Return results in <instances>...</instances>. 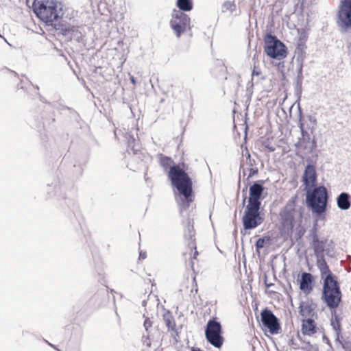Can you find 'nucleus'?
<instances>
[{"instance_id":"8","label":"nucleus","mask_w":351,"mask_h":351,"mask_svg":"<svg viewBox=\"0 0 351 351\" xmlns=\"http://www.w3.org/2000/svg\"><path fill=\"white\" fill-rule=\"evenodd\" d=\"M222 326L217 317L210 318L205 327V337L206 341L216 348H221L224 342L222 335Z\"/></svg>"},{"instance_id":"41","label":"nucleus","mask_w":351,"mask_h":351,"mask_svg":"<svg viewBox=\"0 0 351 351\" xmlns=\"http://www.w3.org/2000/svg\"><path fill=\"white\" fill-rule=\"evenodd\" d=\"M340 344L341 345L342 348L345 351H351V342L343 341V342H340Z\"/></svg>"},{"instance_id":"56","label":"nucleus","mask_w":351,"mask_h":351,"mask_svg":"<svg viewBox=\"0 0 351 351\" xmlns=\"http://www.w3.org/2000/svg\"><path fill=\"white\" fill-rule=\"evenodd\" d=\"M303 75H297V77H296V83H302V81H303Z\"/></svg>"},{"instance_id":"14","label":"nucleus","mask_w":351,"mask_h":351,"mask_svg":"<svg viewBox=\"0 0 351 351\" xmlns=\"http://www.w3.org/2000/svg\"><path fill=\"white\" fill-rule=\"evenodd\" d=\"M301 181L304 186V190L317 186V173L316 172V167L311 163H308L304 168Z\"/></svg>"},{"instance_id":"31","label":"nucleus","mask_w":351,"mask_h":351,"mask_svg":"<svg viewBox=\"0 0 351 351\" xmlns=\"http://www.w3.org/2000/svg\"><path fill=\"white\" fill-rule=\"evenodd\" d=\"M236 8V5L234 2H231L229 1H225L222 5V12H225L228 10L232 12Z\"/></svg>"},{"instance_id":"2","label":"nucleus","mask_w":351,"mask_h":351,"mask_svg":"<svg viewBox=\"0 0 351 351\" xmlns=\"http://www.w3.org/2000/svg\"><path fill=\"white\" fill-rule=\"evenodd\" d=\"M32 10L38 18L55 31L56 25L60 21H71L75 16L74 10L66 7L59 0H36L33 2Z\"/></svg>"},{"instance_id":"61","label":"nucleus","mask_w":351,"mask_h":351,"mask_svg":"<svg viewBox=\"0 0 351 351\" xmlns=\"http://www.w3.org/2000/svg\"><path fill=\"white\" fill-rule=\"evenodd\" d=\"M100 293H105L109 297L107 287L106 289H102L100 292H98L97 295H99Z\"/></svg>"},{"instance_id":"33","label":"nucleus","mask_w":351,"mask_h":351,"mask_svg":"<svg viewBox=\"0 0 351 351\" xmlns=\"http://www.w3.org/2000/svg\"><path fill=\"white\" fill-rule=\"evenodd\" d=\"M245 150H246V154H245V156H246V163L250 167H253L254 165H256L255 160L252 159L251 158V155H250L248 149H247V147L245 148Z\"/></svg>"},{"instance_id":"59","label":"nucleus","mask_w":351,"mask_h":351,"mask_svg":"<svg viewBox=\"0 0 351 351\" xmlns=\"http://www.w3.org/2000/svg\"><path fill=\"white\" fill-rule=\"evenodd\" d=\"M147 255H146V252H140L139 253V259H145L146 258Z\"/></svg>"},{"instance_id":"63","label":"nucleus","mask_w":351,"mask_h":351,"mask_svg":"<svg viewBox=\"0 0 351 351\" xmlns=\"http://www.w3.org/2000/svg\"><path fill=\"white\" fill-rule=\"evenodd\" d=\"M300 348L303 350H306V351H310V350L311 349V348L308 347L307 345L306 346L302 347Z\"/></svg>"},{"instance_id":"46","label":"nucleus","mask_w":351,"mask_h":351,"mask_svg":"<svg viewBox=\"0 0 351 351\" xmlns=\"http://www.w3.org/2000/svg\"><path fill=\"white\" fill-rule=\"evenodd\" d=\"M299 62V64H298V70H297V75H303L302 74V69H303V60H300Z\"/></svg>"},{"instance_id":"62","label":"nucleus","mask_w":351,"mask_h":351,"mask_svg":"<svg viewBox=\"0 0 351 351\" xmlns=\"http://www.w3.org/2000/svg\"><path fill=\"white\" fill-rule=\"evenodd\" d=\"M45 342L50 346L51 347L53 348L54 349L57 350L58 351H60V350L57 349L56 346L51 344V343H49L48 341L45 340Z\"/></svg>"},{"instance_id":"23","label":"nucleus","mask_w":351,"mask_h":351,"mask_svg":"<svg viewBox=\"0 0 351 351\" xmlns=\"http://www.w3.org/2000/svg\"><path fill=\"white\" fill-rule=\"evenodd\" d=\"M331 311L332 318L330 319V325L335 333H341L342 328L341 320V317L337 313V308L330 309Z\"/></svg>"},{"instance_id":"20","label":"nucleus","mask_w":351,"mask_h":351,"mask_svg":"<svg viewBox=\"0 0 351 351\" xmlns=\"http://www.w3.org/2000/svg\"><path fill=\"white\" fill-rule=\"evenodd\" d=\"M317 327L313 318H305L302 321L301 331L304 335L312 336L317 332Z\"/></svg>"},{"instance_id":"51","label":"nucleus","mask_w":351,"mask_h":351,"mask_svg":"<svg viewBox=\"0 0 351 351\" xmlns=\"http://www.w3.org/2000/svg\"><path fill=\"white\" fill-rule=\"evenodd\" d=\"M264 282H265V287L267 288H269V287H271V286L274 285L273 283H268L267 282V275L264 276Z\"/></svg>"},{"instance_id":"52","label":"nucleus","mask_w":351,"mask_h":351,"mask_svg":"<svg viewBox=\"0 0 351 351\" xmlns=\"http://www.w3.org/2000/svg\"><path fill=\"white\" fill-rule=\"evenodd\" d=\"M298 337L299 339H300L302 342H303V343H306V344L308 346V347H309V348H312V345L310 343V342H309V341H306L305 339H303L300 337V335L299 334L298 335Z\"/></svg>"},{"instance_id":"16","label":"nucleus","mask_w":351,"mask_h":351,"mask_svg":"<svg viewBox=\"0 0 351 351\" xmlns=\"http://www.w3.org/2000/svg\"><path fill=\"white\" fill-rule=\"evenodd\" d=\"M338 16L342 26L351 27V0H341L338 7Z\"/></svg>"},{"instance_id":"49","label":"nucleus","mask_w":351,"mask_h":351,"mask_svg":"<svg viewBox=\"0 0 351 351\" xmlns=\"http://www.w3.org/2000/svg\"><path fill=\"white\" fill-rule=\"evenodd\" d=\"M264 147L268 149L269 152H273L276 150V147L274 146L270 145L269 143H264Z\"/></svg>"},{"instance_id":"64","label":"nucleus","mask_w":351,"mask_h":351,"mask_svg":"<svg viewBox=\"0 0 351 351\" xmlns=\"http://www.w3.org/2000/svg\"><path fill=\"white\" fill-rule=\"evenodd\" d=\"M146 304H147V302H146L145 300H143V301L142 302V305H143V306H146Z\"/></svg>"},{"instance_id":"4","label":"nucleus","mask_w":351,"mask_h":351,"mask_svg":"<svg viewBox=\"0 0 351 351\" xmlns=\"http://www.w3.org/2000/svg\"><path fill=\"white\" fill-rule=\"evenodd\" d=\"M304 191L306 192L305 203L307 208L317 219H324L328 199L327 189L324 185H317Z\"/></svg>"},{"instance_id":"3","label":"nucleus","mask_w":351,"mask_h":351,"mask_svg":"<svg viewBox=\"0 0 351 351\" xmlns=\"http://www.w3.org/2000/svg\"><path fill=\"white\" fill-rule=\"evenodd\" d=\"M319 271L323 282L321 299L329 309L337 308L342 300V293L337 276L330 268Z\"/></svg>"},{"instance_id":"18","label":"nucleus","mask_w":351,"mask_h":351,"mask_svg":"<svg viewBox=\"0 0 351 351\" xmlns=\"http://www.w3.org/2000/svg\"><path fill=\"white\" fill-rule=\"evenodd\" d=\"M195 236V230L193 226V219H191L189 217L186 220V225L185 227V231L184 234V239L188 241V247L192 251L193 249L195 250V252L193 256V258L195 259L197 256L198 255V252L197 251L196 243L195 242V239H193Z\"/></svg>"},{"instance_id":"58","label":"nucleus","mask_w":351,"mask_h":351,"mask_svg":"<svg viewBox=\"0 0 351 351\" xmlns=\"http://www.w3.org/2000/svg\"><path fill=\"white\" fill-rule=\"evenodd\" d=\"M130 81L133 85L135 86L136 84V80L133 75L130 76Z\"/></svg>"},{"instance_id":"26","label":"nucleus","mask_w":351,"mask_h":351,"mask_svg":"<svg viewBox=\"0 0 351 351\" xmlns=\"http://www.w3.org/2000/svg\"><path fill=\"white\" fill-rule=\"evenodd\" d=\"M128 140V151H132L134 155L137 156L141 152L138 147H136V140L134 136L131 134H128L126 136Z\"/></svg>"},{"instance_id":"47","label":"nucleus","mask_w":351,"mask_h":351,"mask_svg":"<svg viewBox=\"0 0 351 351\" xmlns=\"http://www.w3.org/2000/svg\"><path fill=\"white\" fill-rule=\"evenodd\" d=\"M289 346H292L294 349H299L300 348L299 345L298 344V343L295 341V340L293 338H291L289 340Z\"/></svg>"},{"instance_id":"10","label":"nucleus","mask_w":351,"mask_h":351,"mask_svg":"<svg viewBox=\"0 0 351 351\" xmlns=\"http://www.w3.org/2000/svg\"><path fill=\"white\" fill-rule=\"evenodd\" d=\"M261 323L263 328L271 335H277L281 331L279 319L268 308H265L261 311Z\"/></svg>"},{"instance_id":"39","label":"nucleus","mask_w":351,"mask_h":351,"mask_svg":"<svg viewBox=\"0 0 351 351\" xmlns=\"http://www.w3.org/2000/svg\"><path fill=\"white\" fill-rule=\"evenodd\" d=\"M297 196H293V197H291V199L290 200H289V202L287 203V204L285 206H290L292 210H295V204L297 201Z\"/></svg>"},{"instance_id":"13","label":"nucleus","mask_w":351,"mask_h":351,"mask_svg":"<svg viewBox=\"0 0 351 351\" xmlns=\"http://www.w3.org/2000/svg\"><path fill=\"white\" fill-rule=\"evenodd\" d=\"M304 117L302 109L298 104V127L300 129L301 137L298 138V141L295 144L298 148H302L306 150L308 148V145L311 143V138L310 134L305 130L304 123L303 122Z\"/></svg>"},{"instance_id":"44","label":"nucleus","mask_w":351,"mask_h":351,"mask_svg":"<svg viewBox=\"0 0 351 351\" xmlns=\"http://www.w3.org/2000/svg\"><path fill=\"white\" fill-rule=\"evenodd\" d=\"M143 326L145 328L146 332H148L149 328H150L152 326V322L149 319V318L147 317L143 323Z\"/></svg>"},{"instance_id":"22","label":"nucleus","mask_w":351,"mask_h":351,"mask_svg":"<svg viewBox=\"0 0 351 351\" xmlns=\"http://www.w3.org/2000/svg\"><path fill=\"white\" fill-rule=\"evenodd\" d=\"M336 200L338 208L342 210H347L351 206V195L347 192H341Z\"/></svg>"},{"instance_id":"28","label":"nucleus","mask_w":351,"mask_h":351,"mask_svg":"<svg viewBox=\"0 0 351 351\" xmlns=\"http://www.w3.org/2000/svg\"><path fill=\"white\" fill-rule=\"evenodd\" d=\"M306 49V45L304 42H302L301 40L300 42L297 44L295 52L298 54L297 56V61H300V60H304V51Z\"/></svg>"},{"instance_id":"6","label":"nucleus","mask_w":351,"mask_h":351,"mask_svg":"<svg viewBox=\"0 0 351 351\" xmlns=\"http://www.w3.org/2000/svg\"><path fill=\"white\" fill-rule=\"evenodd\" d=\"M58 36H62L67 42L74 38L79 43H84L82 33L79 30V26L75 24V20L67 23L65 20L60 21L56 25V32Z\"/></svg>"},{"instance_id":"38","label":"nucleus","mask_w":351,"mask_h":351,"mask_svg":"<svg viewBox=\"0 0 351 351\" xmlns=\"http://www.w3.org/2000/svg\"><path fill=\"white\" fill-rule=\"evenodd\" d=\"M253 86H254V83H253L252 80H251L247 83V93L248 95V98L250 99L253 94V90H252Z\"/></svg>"},{"instance_id":"60","label":"nucleus","mask_w":351,"mask_h":351,"mask_svg":"<svg viewBox=\"0 0 351 351\" xmlns=\"http://www.w3.org/2000/svg\"><path fill=\"white\" fill-rule=\"evenodd\" d=\"M218 64L221 66V71H225L226 70V68L224 66V64L221 61L218 60Z\"/></svg>"},{"instance_id":"43","label":"nucleus","mask_w":351,"mask_h":351,"mask_svg":"<svg viewBox=\"0 0 351 351\" xmlns=\"http://www.w3.org/2000/svg\"><path fill=\"white\" fill-rule=\"evenodd\" d=\"M305 230L303 229L299 230L297 232L294 234V238L296 241H298L302 239L304 234Z\"/></svg>"},{"instance_id":"30","label":"nucleus","mask_w":351,"mask_h":351,"mask_svg":"<svg viewBox=\"0 0 351 351\" xmlns=\"http://www.w3.org/2000/svg\"><path fill=\"white\" fill-rule=\"evenodd\" d=\"M302 83H296L295 82V95L297 96V101H295V103L298 104V105L299 104L300 106V98H301V96H302Z\"/></svg>"},{"instance_id":"15","label":"nucleus","mask_w":351,"mask_h":351,"mask_svg":"<svg viewBox=\"0 0 351 351\" xmlns=\"http://www.w3.org/2000/svg\"><path fill=\"white\" fill-rule=\"evenodd\" d=\"M46 192L49 197L59 196L66 199L64 186L62 184L60 178L57 176H53L48 180L46 185Z\"/></svg>"},{"instance_id":"45","label":"nucleus","mask_w":351,"mask_h":351,"mask_svg":"<svg viewBox=\"0 0 351 351\" xmlns=\"http://www.w3.org/2000/svg\"><path fill=\"white\" fill-rule=\"evenodd\" d=\"M337 24L338 27H340L341 31L342 32H348L349 29H351V27L349 28H345L343 26H342V25L341 23V21L338 16H337Z\"/></svg>"},{"instance_id":"24","label":"nucleus","mask_w":351,"mask_h":351,"mask_svg":"<svg viewBox=\"0 0 351 351\" xmlns=\"http://www.w3.org/2000/svg\"><path fill=\"white\" fill-rule=\"evenodd\" d=\"M176 5L178 8L177 11L186 13L193 9V0H176Z\"/></svg>"},{"instance_id":"48","label":"nucleus","mask_w":351,"mask_h":351,"mask_svg":"<svg viewBox=\"0 0 351 351\" xmlns=\"http://www.w3.org/2000/svg\"><path fill=\"white\" fill-rule=\"evenodd\" d=\"M261 74V72L259 70L256 69V67H254V69L252 70V77L251 80L253 81L254 76H258V75H259Z\"/></svg>"},{"instance_id":"54","label":"nucleus","mask_w":351,"mask_h":351,"mask_svg":"<svg viewBox=\"0 0 351 351\" xmlns=\"http://www.w3.org/2000/svg\"><path fill=\"white\" fill-rule=\"evenodd\" d=\"M323 340L327 343L330 348H332V344L330 339L325 335H323Z\"/></svg>"},{"instance_id":"5","label":"nucleus","mask_w":351,"mask_h":351,"mask_svg":"<svg viewBox=\"0 0 351 351\" xmlns=\"http://www.w3.org/2000/svg\"><path fill=\"white\" fill-rule=\"evenodd\" d=\"M264 51L268 57L280 61L285 59L288 54L285 44L271 32H267L264 36Z\"/></svg>"},{"instance_id":"35","label":"nucleus","mask_w":351,"mask_h":351,"mask_svg":"<svg viewBox=\"0 0 351 351\" xmlns=\"http://www.w3.org/2000/svg\"><path fill=\"white\" fill-rule=\"evenodd\" d=\"M48 104H49V107H50V108H56L58 110H66L67 106L62 105L61 104H57V103H48Z\"/></svg>"},{"instance_id":"36","label":"nucleus","mask_w":351,"mask_h":351,"mask_svg":"<svg viewBox=\"0 0 351 351\" xmlns=\"http://www.w3.org/2000/svg\"><path fill=\"white\" fill-rule=\"evenodd\" d=\"M244 182H245V186L242 189V193H243L242 205H243V206H244L245 204V200H246V198H247V186L250 184H247V182H246V180H245Z\"/></svg>"},{"instance_id":"32","label":"nucleus","mask_w":351,"mask_h":351,"mask_svg":"<svg viewBox=\"0 0 351 351\" xmlns=\"http://www.w3.org/2000/svg\"><path fill=\"white\" fill-rule=\"evenodd\" d=\"M258 169L257 167H250V168H249V174H248L247 178L245 180L246 182H247V184H250V179L252 177H253L254 176L258 174Z\"/></svg>"},{"instance_id":"53","label":"nucleus","mask_w":351,"mask_h":351,"mask_svg":"<svg viewBox=\"0 0 351 351\" xmlns=\"http://www.w3.org/2000/svg\"><path fill=\"white\" fill-rule=\"evenodd\" d=\"M324 254H326L329 257H333L332 252L328 248H325Z\"/></svg>"},{"instance_id":"37","label":"nucleus","mask_w":351,"mask_h":351,"mask_svg":"<svg viewBox=\"0 0 351 351\" xmlns=\"http://www.w3.org/2000/svg\"><path fill=\"white\" fill-rule=\"evenodd\" d=\"M307 118L311 123V126L308 125V128H311V131L314 130L315 126L317 125V119L315 117L308 115Z\"/></svg>"},{"instance_id":"9","label":"nucleus","mask_w":351,"mask_h":351,"mask_svg":"<svg viewBox=\"0 0 351 351\" xmlns=\"http://www.w3.org/2000/svg\"><path fill=\"white\" fill-rule=\"evenodd\" d=\"M190 23L191 18L187 14L173 9L169 25L178 38H180L187 29H191Z\"/></svg>"},{"instance_id":"7","label":"nucleus","mask_w":351,"mask_h":351,"mask_svg":"<svg viewBox=\"0 0 351 351\" xmlns=\"http://www.w3.org/2000/svg\"><path fill=\"white\" fill-rule=\"evenodd\" d=\"M261 205L247 204L245 206L242 223L245 230H253L264 221V216L260 210Z\"/></svg>"},{"instance_id":"57","label":"nucleus","mask_w":351,"mask_h":351,"mask_svg":"<svg viewBox=\"0 0 351 351\" xmlns=\"http://www.w3.org/2000/svg\"><path fill=\"white\" fill-rule=\"evenodd\" d=\"M336 334V338H335V341L339 343L340 344V342H343L342 341L340 340V338L342 337H341V333H335Z\"/></svg>"},{"instance_id":"12","label":"nucleus","mask_w":351,"mask_h":351,"mask_svg":"<svg viewBox=\"0 0 351 351\" xmlns=\"http://www.w3.org/2000/svg\"><path fill=\"white\" fill-rule=\"evenodd\" d=\"M265 181L258 180L254 181L249 189V198L247 204L254 205H261V201L264 198L263 193L265 189Z\"/></svg>"},{"instance_id":"17","label":"nucleus","mask_w":351,"mask_h":351,"mask_svg":"<svg viewBox=\"0 0 351 351\" xmlns=\"http://www.w3.org/2000/svg\"><path fill=\"white\" fill-rule=\"evenodd\" d=\"M295 212L290 206H285L280 213L281 225L287 232L292 231L294 227Z\"/></svg>"},{"instance_id":"40","label":"nucleus","mask_w":351,"mask_h":351,"mask_svg":"<svg viewBox=\"0 0 351 351\" xmlns=\"http://www.w3.org/2000/svg\"><path fill=\"white\" fill-rule=\"evenodd\" d=\"M317 141L315 138H312L310 144L308 145V148L311 152H313L317 148Z\"/></svg>"},{"instance_id":"25","label":"nucleus","mask_w":351,"mask_h":351,"mask_svg":"<svg viewBox=\"0 0 351 351\" xmlns=\"http://www.w3.org/2000/svg\"><path fill=\"white\" fill-rule=\"evenodd\" d=\"M271 244V237L269 235H263L261 238L258 239L255 243L256 251L259 252V250L265 246L270 245Z\"/></svg>"},{"instance_id":"29","label":"nucleus","mask_w":351,"mask_h":351,"mask_svg":"<svg viewBox=\"0 0 351 351\" xmlns=\"http://www.w3.org/2000/svg\"><path fill=\"white\" fill-rule=\"evenodd\" d=\"M84 172V168L82 165H73V177L75 179H78L81 177Z\"/></svg>"},{"instance_id":"34","label":"nucleus","mask_w":351,"mask_h":351,"mask_svg":"<svg viewBox=\"0 0 351 351\" xmlns=\"http://www.w3.org/2000/svg\"><path fill=\"white\" fill-rule=\"evenodd\" d=\"M311 236L312 237V242L319 240L317 235V229L316 228V224L314 225V226L311 230Z\"/></svg>"},{"instance_id":"11","label":"nucleus","mask_w":351,"mask_h":351,"mask_svg":"<svg viewBox=\"0 0 351 351\" xmlns=\"http://www.w3.org/2000/svg\"><path fill=\"white\" fill-rule=\"evenodd\" d=\"M326 242V239L312 242V247L316 258V265L319 271L329 269L324 256Z\"/></svg>"},{"instance_id":"27","label":"nucleus","mask_w":351,"mask_h":351,"mask_svg":"<svg viewBox=\"0 0 351 351\" xmlns=\"http://www.w3.org/2000/svg\"><path fill=\"white\" fill-rule=\"evenodd\" d=\"M163 319L169 330L172 331L176 330L175 319L169 311L163 315Z\"/></svg>"},{"instance_id":"19","label":"nucleus","mask_w":351,"mask_h":351,"mask_svg":"<svg viewBox=\"0 0 351 351\" xmlns=\"http://www.w3.org/2000/svg\"><path fill=\"white\" fill-rule=\"evenodd\" d=\"M315 278L311 273L303 271L299 280V287L306 295L310 294L314 287Z\"/></svg>"},{"instance_id":"50","label":"nucleus","mask_w":351,"mask_h":351,"mask_svg":"<svg viewBox=\"0 0 351 351\" xmlns=\"http://www.w3.org/2000/svg\"><path fill=\"white\" fill-rule=\"evenodd\" d=\"M147 171H146L144 173V178H145V181L146 184H147V186H149V184L152 183V180L150 178L147 177Z\"/></svg>"},{"instance_id":"1","label":"nucleus","mask_w":351,"mask_h":351,"mask_svg":"<svg viewBox=\"0 0 351 351\" xmlns=\"http://www.w3.org/2000/svg\"><path fill=\"white\" fill-rule=\"evenodd\" d=\"M160 165L167 172L168 178L171 184L177 192H175V197L180 207V213L184 217V212L189 209L191 204L194 200L192 179L186 171L185 164L176 165L173 159L162 154H158Z\"/></svg>"},{"instance_id":"21","label":"nucleus","mask_w":351,"mask_h":351,"mask_svg":"<svg viewBox=\"0 0 351 351\" xmlns=\"http://www.w3.org/2000/svg\"><path fill=\"white\" fill-rule=\"evenodd\" d=\"M315 305L312 301H301L299 305V314L302 317H313Z\"/></svg>"},{"instance_id":"42","label":"nucleus","mask_w":351,"mask_h":351,"mask_svg":"<svg viewBox=\"0 0 351 351\" xmlns=\"http://www.w3.org/2000/svg\"><path fill=\"white\" fill-rule=\"evenodd\" d=\"M66 110H68L71 115L72 117H73L75 119H77L80 117L79 114L72 108L66 107Z\"/></svg>"},{"instance_id":"55","label":"nucleus","mask_w":351,"mask_h":351,"mask_svg":"<svg viewBox=\"0 0 351 351\" xmlns=\"http://www.w3.org/2000/svg\"><path fill=\"white\" fill-rule=\"evenodd\" d=\"M38 96H39V99L40 101L46 104L48 106H49V101H47V99L43 97L40 94L38 93Z\"/></svg>"}]
</instances>
